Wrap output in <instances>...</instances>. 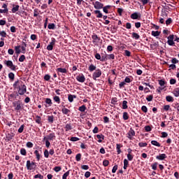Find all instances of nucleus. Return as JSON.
Returning a JSON list of instances; mask_svg holds the SVG:
<instances>
[{
    "mask_svg": "<svg viewBox=\"0 0 179 179\" xmlns=\"http://www.w3.org/2000/svg\"><path fill=\"white\" fill-rule=\"evenodd\" d=\"M151 34L154 37H157L158 36H160V32L159 31H152Z\"/></svg>",
    "mask_w": 179,
    "mask_h": 179,
    "instance_id": "obj_21",
    "label": "nucleus"
},
{
    "mask_svg": "<svg viewBox=\"0 0 179 179\" xmlns=\"http://www.w3.org/2000/svg\"><path fill=\"white\" fill-rule=\"evenodd\" d=\"M53 100H54V101L57 103V104H59V103H61V99H59V96H55L53 97Z\"/></svg>",
    "mask_w": 179,
    "mask_h": 179,
    "instance_id": "obj_22",
    "label": "nucleus"
},
{
    "mask_svg": "<svg viewBox=\"0 0 179 179\" xmlns=\"http://www.w3.org/2000/svg\"><path fill=\"white\" fill-rule=\"evenodd\" d=\"M48 121L49 122H51V124H52L54 122V115L48 116Z\"/></svg>",
    "mask_w": 179,
    "mask_h": 179,
    "instance_id": "obj_41",
    "label": "nucleus"
},
{
    "mask_svg": "<svg viewBox=\"0 0 179 179\" xmlns=\"http://www.w3.org/2000/svg\"><path fill=\"white\" fill-rule=\"evenodd\" d=\"M69 176V171H66L65 173H64L62 176V179H66V178Z\"/></svg>",
    "mask_w": 179,
    "mask_h": 179,
    "instance_id": "obj_55",
    "label": "nucleus"
},
{
    "mask_svg": "<svg viewBox=\"0 0 179 179\" xmlns=\"http://www.w3.org/2000/svg\"><path fill=\"white\" fill-rule=\"evenodd\" d=\"M141 110L143 111V113H148V108L145 106H143L141 107Z\"/></svg>",
    "mask_w": 179,
    "mask_h": 179,
    "instance_id": "obj_60",
    "label": "nucleus"
},
{
    "mask_svg": "<svg viewBox=\"0 0 179 179\" xmlns=\"http://www.w3.org/2000/svg\"><path fill=\"white\" fill-rule=\"evenodd\" d=\"M124 55H126V57H129L131 55V52H129V50H124Z\"/></svg>",
    "mask_w": 179,
    "mask_h": 179,
    "instance_id": "obj_64",
    "label": "nucleus"
},
{
    "mask_svg": "<svg viewBox=\"0 0 179 179\" xmlns=\"http://www.w3.org/2000/svg\"><path fill=\"white\" fill-rule=\"evenodd\" d=\"M173 22V20H171V18H169L166 21V26H169V24H171Z\"/></svg>",
    "mask_w": 179,
    "mask_h": 179,
    "instance_id": "obj_57",
    "label": "nucleus"
},
{
    "mask_svg": "<svg viewBox=\"0 0 179 179\" xmlns=\"http://www.w3.org/2000/svg\"><path fill=\"white\" fill-rule=\"evenodd\" d=\"M20 153H21V155H22V156H26V155H27V152L26 151V149H24V148H22L20 150Z\"/></svg>",
    "mask_w": 179,
    "mask_h": 179,
    "instance_id": "obj_43",
    "label": "nucleus"
},
{
    "mask_svg": "<svg viewBox=\"0 0 179 179\" xmlns=\"http://www.w3.org/2000/svg\"><path fill=\"white\" fill-rule=\"evenodd\" d=\"M17 10H19V5H17L12 8L13 13H16V12H17Z\"/></svg>",
    "mask_w": 179,
    "mask_h": 179,
    "instance_id": "obj_37",
    "label": "nucleus"
},
{
    "mask_svg": "<svg viewBox=\"0 0 179 179\" xmlns=\"http://www.w3.org/2000/svg\"><path fill=\"white\" fill-rule=\"evenodd\" d=\"M48 29H49L50 30H54V29H55V24L54 23L49 24L48 26Z\"/></svg>",
    "mask_w": 179,
    "mask_h": 179,
    "instance_id": "obj_34",
    "label": "nucleus"
},
{
    "mask_svg": "<svg viewBox=\"0 0 179 179\" xmlns=\"http://www.w3.org/2000/svg\"><path fill=\"white\" fill-rule=\"evenodd\" d=\"M5 65L8 66V68H10L11 71H16V66L13 64V62L10 60H6L4 61Z\"/></svg>",
    "mask_w": 179,
    "mask_h": 179,
    "instance_id": "obj_3",
    "label": "nucleus"
},
{
    "mask_svg": "<svg viewBox=\"0 0 179 179\" xmlns=\"http://www.w3.org/2000/svg\"><path fill=\"white\" fill-rule=\"evenodd\" d=\"M13 87L14 89H17V93L20 96H23V94L27 92V87L22 80H18L15 81L13 84Z\"/></svg>",
    "mask_w": 179,
    "mask_h": 179,
    "instance_id": "obj_1",
    "label": "nucleus"
},
{
    "mask_svg": "<svg viewBox=\"0 0 179 179\" xmlns=\"http://www.w3.org/2000/svg\"><path fill=\"white\" fill-rule=\"evenodd\" d=\"M158 45H159L157 44V43H153L152 44L150 45V48L152 50H156V48H157Z\"/></svg>",
    "mask_w": 179,
    "mask_h": 179,
    "instance_id": "obj_33",
    "label": "nucleus"
},
{
    "mask_svg": "<svg viewBox=\"0 0 179 179\" xmlns=\"http://www.w3.org/2000/svg\"><path fill=\"white\" fill-rule=\"evenodd\" d=\"M157 162H155L154 164H152V170H157Z\"/></svg>",
    "mask_w": 179,
    "mask_h": 179,
    "instance_id": "obj_50",
    "label": "nucleus"
},
{
    "mask_svg": "<svg viewBox=\"0 0 179 179\" xmlns=\"http://www.w3.org/2000/svg\"><path fill=\"white\" fill-rule=\"evenodd\" d=\"M132 36V38H134L135 40H139V38H141V36H139V34H138L136 32H133L131 34Z\"/></svg>",
    "mask_w": 179,
    "mask_h": 179,
    "instance_id": "obj_15",
    "label": "nucleus"
},
{
    "mask_svg": "<svg viewBox=\"0 0 179 179\" xmlns=\"http://www.w3.org/2000/svg\"><path fill=\"white\" fill-rule=\"evenodd\" d=\"M27 170H33V169H34V167L32 166L30 160L27 161Z\"/></svg>",
    "mask_w": 179,
    "mask_h": 179,
    "instance_id": "obj_13",
    "label": "nucleus"
},
{
    "mask_svg": "<svg viewBox=\"0 0 179 179\" xmlns=\"http://www.w3.org/2000/svg\"><path fill=\"white\" fill-rule=\"evenodd\" d=\"M162 16L163 18L159 19V23H162V24H163L164 23L165 17H167V13H163Z\"/></svg>",
    "mask_w": 179,
    "mask_h": 179,
    "instance_id": "obj_14",
    "label": "nucleus"
},
{
    "mask_svg": "<svg viewBox=\"0 0 179 179\" xmlns=\"http://www.w3.org/2000/svg\"><path fill=\"white\" fill-rule=\"evenodd\" d=\"M110 8H111V6H103V7L102 8V9H103V12H104L105 13H108V9H110Z\"/></svg>",
    "mask_w": 179,
    "mask_h": 179,
    "instance_id": "obj_24",
    "label": "nucleus"
},
{
    "mask_svg": "<svg viewBox=\"0 0 179 179\" xmlns=\"http://www.w3.org/2000/svg\"><path fill=\"white\" fill-rule=\"evenodd\" d=\"M129 118V116L128 115V113L124 112L123 113V120H124V121H127V120H128Z\"/></svg>",
    "mask_w": 179,
    "mask_h": 179,
    "instance_id": "obj_36",
    "label": "nucleus"
},
{
    "mask_svg": "<svg viewBox=\"0 0 179 179\" xmlns=\"http://www.w3.org/2000/svg\"><path fill=\"white\" fill-rule=\"evenodd\" d=\"M8 78L10 80H15V74L13 73H8Z\"/></svg>",
    "mask_w": 179,
    "mask_h": 179,
    "instance_id": "obj_40",
    "label": "nucleus"
},
{
    "mask_svg": "<svg viewBox=\"0 0 179 179\" xmlns=\"http://www.w3.org/2000/svg\"><path fill=\"white\" fill-rule=\"evenodd\" d=\"M117 170H118V165H115L112 169V173H116Z\"/></svg>",
    "mask_w": 179,
    "mask_h": 179,
    "instance_id": "obj_53",
    "label": "nucleus"
},
{
    "mask_svg": "<svg viewBox=\"0 0 179 179\" xmlns=\"http://www.w3.org/2000/svg\"><path fill=\"white\" fill-rule=\"evenodd\" d=\"M24 129V124H22L20 126V127L18 129L19 134H22Z\"/></svg>",
    "mask_w": 179,
    "mask_h": 179,
    "instance_id": "obj_46",
    "label": "nucleus"
},
{
    "mask_svg": "<svg viewBox=\"0 0 179 179\" xmlns=\"http://www.w3.org/2000/svg\"><path fill=\"white\" fill-rule=\"evenodd\" d=\"M167 43H168L169 45H174V44H176L174 43V41H171V40H168Z\"/></svg>",
    "mask_w": 179,
    "mask_h": 179,
    "instance_id": "obj_63",
    "label": "nucleus"
},
{
    "mask_svg": "<svg viewBox=\"0 0 179 179\" xmlns=\"http://www.w3.org/2000/svg\"><path fill=\"white\" fill-rule=\"evenodd\" d=\"M45 103L46 104H49V106H51V104H52V101H51V99L47 98L45 99Z\"/></svg>",
    "mask_w": 179,
    "mask_h": 179,
    "instance_id": "obj_48",
    "label": "nucleus"
},
{
    "mask_svg": "<svg viewBox=\"0 0 179 179\" xmlns=\"http://www.w3.org/2000/svg\"><path fill=\"white\" fill-rule=\"evenodd\" d=\"M34 178L43 179L44 176H43L41 174H37L34 176Z\"/></svg>",
    "mask_w": 179,
    "mask_h": 179,
    "instance_id": "obj_54",
    "label": "nucleus"
},
{
    "mask_svg": "<svg viewBox=\"0 0 179 179\" xmlns=\"http://www.w3.org/2000/svg\"><path fill=\"white\" fill-rule=\"evenodd\" d=\"M0 36H1V37H6V32L5 31H0Z\"/></svg>",
    "mask_w": 179,
    "mask_h": 179,
    "instance_id": "obj_61",
    "label": "nucleus"
},
{
    "mask_svg": "<svg viewBox=\"0 0 179 179\" xmlns=\"http://www.w3.org/2000/svg\"><path fill=\"white\" fill-rule=\"evenodd\" d=\"M2 8L3 9H0V13H8V5L6 3L3 4Z\"/></svg>",
    "mask_w": 179,
    "mask_h": 179,
    "instance_id": "obj_9",
    "label": "nucleus"
},
{
    "mask_svg": "<svg viewBox=\"0 0 179 179\" xmlns=\"http://www.w3.org/2000/svg\"><path fill=\"white\" fill-rule=\"evenodd\" d=\"M147 101H152L153 100V95H149L146 98Z\"/></svg>",
    "mask_w": 179,
    "mask_h": 179,
    "instance_id": "obj_56",
    "label": "nucleus"
},
{
    "mask_svg": "<svg viewBox=\"0 0 179 179\" xmlns=\"http://www.w3.org/2000/svg\"><path fill=\"white\" fill-rule=\"evenodd\" d=\"M127 159L129 162H132L134 159V156H132L131 154H127Z\"/></svg>",
    "mask_w": 179,
    "mask_h": 179,
    "instance_id": "obj_51",
    "label": "nucleus"
},
{
    "mask_svg": "<svg viewBox=\"0 0 179 179\" xmlns=\"http://www.w3.org/2000/svg\"><path fill=\"white\" fill-rule=\"evenodd\" d=\"M101 76V70L96 69L92 74V78L94 80H97V78H100Z\"/></svg>",
    "mask_w": 179,
    "mask_h": 179,
    "instance_id": "obj_4",
    "label": "nucleus"
},
{
    "mask_svg": "<svg viewBox=\"0 0 179 179\" xmlns=\"http://www.w3.org/2000/svg\"><path fill=\"white\" fill-rule=\"evenodd\" d=\"M138 17H139V16L138 15L137 13H134L133 14L131 15V19L136 20V19H138Z\"/></svg>",
    "mask_w": 179,
    "mask_h": 179,
    "instance_id": "obj_35",
    "label": "nucleus"
},
{
    "mask_svg": "<svg viewBox=\"0 0 179 179\" xmlns=\"http://www.w3.org/2000/svg\"><path fill=\"white\" fill-rule=\"evenodd\" d=\"M76 79L80 83H83L86 80V78H85V76H83V74H82L81 76H77Z\"/></svg>",
    "mask_w": 179,
    "mask_h": 179,
    "instance_id": "obj_10",
    "label": "nucleus"
},
{
    "mask_svg": "<svg viewBox=\"0 0 179 179\" xmlns=\"http://www.w3.org/2000/svg\"><path fill=\"white\" fill-rule=\"evenodd\" d=\"M13 136H15V135H13V134H8L6 138L8 141H11V139H13Z\"/></svg>",
    "mask_w": 179,
    "mask_h": 179,
    "instance_id": "obj_45",
    "label": "nucleus"
},
{
    "mask_svg": "<svg viewBox=\"0 0 179 179\" xmlns=\"http://www.w3.org/2000/svg\"><path fill=\"white\" fill-rule=\"evenodd\" d=\"M44 156L47 159H48V156H50V153L48 152V150H45L44 151Z\"/></svg>",
    "mask_w": 179,
    "mask_h": 179,
    "instance_id": "obj_58",
    "label": "nucleus"
},
{
    "mask_svg": "<svg viewBox=\"0 0 179 179\" xmlns=\"http://www.w3.org/2000/svg\"><path fill=\"white\" fill-rule=\"evenodd\" d=\"M15 52L17 54V55H19V54H20V52H21L20 45L15 46Z\"/></svg>",
    "mask_w": 179,
    "mask_h": 179,
    "instance_id": "obj_29",
    "label": "nucleus"
},
{
    "mask_svg": "<svg viewBox=\"0 0 179 179\" xmlns=\"http://www.w3.org/2000/svg\"><path fill=\"white\" fill-rule=\"evenodd\" d=\"M38 15H40V11L38 10V9L36 8L34 10V17H37L38 16Z\"/></svg>",
    "mask_w": 179,
    "mask_h": 179,
    "instance_id": "obj_28",
    "label": "nucleus"
},
{
    "mask_svg": "<svg viewBox=\"0 0 179 179\" xmlns=\"http://www.w3.org/2000/svg\"><path fill=\"white\" fill-rule=\"evenodd\" d=\"M173 94H174L175 97H178V96H179V87L176 88L173 90Z\"/></svg>",
    "mask_w": 179,
    "mask_h": 179,
    "instance_id": "obj_19",
    "label": "nucleus"
},
{
    "mask_svg": "<svg viewBox=\"0 0 179 179\" xmlns=\"http://www.w3.org/2000/svg\"><path fill=\"white\" fill-rule=\"evenodd\" d=\"M92 5H94V7L95 9H103V7L104 6V4L102 3H100V1H96L95 3L93 2Z\"/></svg>",
    "mask_w": 179,
    "mask_h": 179,
    "instance_id": "obj_5",
    "label": "nucleus"
},
{
    "mask_svg": "<svg viewBox=\"0 0 179 179\" xmlns=\"http://www.w3.org/2000/svg\"><path fill=\"white\" fill-rule=\"evenodd\" d=\"M24 59H26V57L24 56V55H22L20 57L19 62H23V61H24Z\"/></svg>",
    "mask_w": 179,
    "mask_h": 179,
    "instance_id": "obj_49",
    "label": "nucleus"
},
{
    "mask_svg": "<svg viewBox=\"0 0 179 179\" xmlns=\"http://www.w3.org/2000/svg\"><path fill=\"white\" fill-rule=\"evenodd\" d=\"M92 43L93 44H94L95 45H97L99 41H100V38L99 36H97V35L94 34L92 36Z\"/></svg>",
    "mask_w": 179,
    "mask_h": 179,
    "instance_id": "obj_6",
    "label": "nucleus"
},
{
    "mask_svg": "<svg viewBox=\"0 0 179 179\" xmlns=\"http://www.w3.org/2000/svg\"><path fill=\"white\" fill-rule=\"evenodd\" d=\"M94 13L95 15H96V17L98 18L103 17V14L101 13V12H100V10H94Z\"/></svg>",
    "mask_w": 179,
    "mask_h": 179,
    "instance_id": "obj_17",
    "label": "nucleus"
},
{
    "mask_svg": "<svg viewBox=\"0 0 179 179\" xmlns=\"http://www.w3.org/2000/svg\"><path fill=\"white\" fill-rule=\"evenodd\" d=\"M54 170L56 171V173H58L59 171H61V166H55Z\"/></svg>",
    "mask_w": 179,
    "mask_h": 179,
    "instance_id": "obj_62",
    "label": "nucleus"
},
{
    "mask_svg": "<svg viewBox=\"0 0 179 179\" xmlns=\"http://www.w3.org/2000/svg\"><path fill=\"white\" fill-rule=\"evenodd\" d=\"M108 164H110V162L107 159L103 160V166H104V167H107V166H108Z\"/></svg>",
    "mask_w": 179,
    "mask_h": 179,
    "instance_id": "obj_47",
    "label": "nucleus"
},
{
    "mask_svg": "<svg viewBox=\"0 0 179 179\" xmlns=\"http://www.w3.org/2000/svg\"><path fill=\"white\" fill-rule=\"evenodd\" d=\"M62 112L65 115H68V114H69V113H71V110L65 107H64L62 109Z\"/></svg>",
    "mask_w": 179,
    "mask_h": 179,
    "instance_id": "obj_16",
    "label": "nucleus"
},
{
    "mask_svg": "<svg viewBox=\"0 0 179 179\" xmlns=\"http://www.w3.org/2000/svg\"><path fill=\"white\" fill-rule=\"evenodd\" d=\"M45 139H48V141H54L55 139V133H51L47 137H44L43 141H45Z\"/></svg>",
    "mask_w": 179,
    "mask_h": 179,
    "instance_id": "obj_7",
    "label": "nucleus"
},
{
    "mask_svg": "<svg viewBox=\"0 0 179 179\" xmlns=\"http://www.w3.org/2000/svg\"><path fill=\"white\" fill-rule=\"evenodd\" d=\"M96 66H94V64H91L90 66H89V71L90 72H93V71H96Z\"/></svg>",
    "mask_w": 179,
    "mask_h": 179,
    "instance_id": "obj_25",
    "label": "nucleus"
},
{
    "mask_svg": "<svg viewBox=\"0 0 179 179\" xmlns=\"http://www.w3.org/2000/svg\"><path fill=\"white\" fill-rule=\"evenodd\" d=\"M116 149H117V155H120L121 153V145L117 144Z\"/></svg>",
    "mask_w": 179,
    "mask_h": 179,
    "instance_id": "obj_39",
    "label": "nucleus"
},
{
    "mask_svg": "<svg viewBox=\"0 0 179 179\" xmlns=\"http://www.w3.org/2000/svg\"><path fill=\"white\" fill-rule=\"evenodd\" d=\"M65 129L66 131H71V129H72V126L71 124H66L65 126Z\"/></svg>",
    "mask_w": 179,
    "mask_h": 179,
    "instance_id": "obj_42",
    "label": "nucleus"
},
{
    "mask_svg": "<svg viewBox=\"0 0 179 179\" xmlns=\"http://www.w3.org/2000/svg\"><path fill=\"white\" fill-rule=\"evenodd\" d=\"M34 155H36V156L37 161L39 162L41 155H40V153L38 152V150H35L34 151Z\"/></svg>",
    "mask_w": 179,
    "mask_h": 179,
    "instance_id": "obj_32",
    "label": "nucleus"
},
{
    "mask_svg": "<svg viewBox=\"0 0 179 179\" xmlns=\"http://www.w3.org/2000/svg\"><path fill=\"white\" fill-rule=\"evenodd\" d=\"M128 101H122V108L123 110H127V108H128Z\"/></svg>",
    "mask_w": 179,
    "mask_h": 179,
    "instance_id": "obj_23",
    "label": "nucleus"
},
{
    "mask_svg": "<svg viewBox=\"0 0 179 179\" xmlns=\"http://www.w3.org/2000/svg\"><path fill=\"white\" fill-rule=\"evenodd\" d=\"M151 143L154 145V146H157L158 148H160V143L157 142V141H152Z\"/></svg>",
    "mask_w": 179,
    "mask_h": 179,
    "instance_id": "obj_30",
    "label": "nucleus"
},
{
    "mask_svg": "<svg viewBox=\"0 0 179 179\" xmlns=\"http://www.w3.org/2000/svg\"><path fill=\"white\" fill-rule=\"evenodd\" d=\"M166 158H167V155H166V154H161L156 157V159L157 160H164V159H166Z\"/></svg>",
    "mask_w": 179,
    "mask_h": 179,
    "instance_id": "obj_11",
    "label": "nucleus"
},
{
    "mask_svg": "<svg viewBox=\"0 0 179 179\" xmlns=\"http://www.w3.org/2000/svg\"><path fill=\"white\" fill-rule=\"evenodd\" d=\"M166 101H169V102H173L174 101V98H173V96H166Z\"/></svg>",
    "mask_w": 179,
    "mask_h": 179,
    "instance_id": "obj_31",
    "label": "nucleus"
},
{
    "mask_svg": "<svg viewBox=\"0 0 179 179\" xmlns=\"http://www.w3.org/2000/svg\"><path fill=\"white\" fill-rule=\"evenodd\" d=\"M91 175H92V173L90 171H87L85 173V178H89V177H90Z\"/></svg>",
    "mask_w": 179,
    "mask_h": 179,
    "instance_id": "obj_59",
    "label": "nucleus"
},
{
    "mask_svg": "<svg viewBox=\"0 0 179 179\" xmlns=\"http://www.w3.org/2000/svg\"><path fill=\"white\" fill-rule=\"evenodd\" d=\"M54 44H55V41H52L50 45L47 46V50L48 51H52V49L54 48Z\"/></svg>",
    "mask_w": 179,
    "mask_h": 179,
    "instance_id": "obj_12",
    "label": "nucleus"
},
{
    "mask_svg": "<svg viewBox=\"0 0 179 179\" xmlns=\"http://www.w3.org/2000/svg\"><path fill=\"white\" fill-rule=\"evenodd\" d=\"M132 136H135V130H134L132 128L130 129V131L128 133L127 138L130 139V141H132Z\"/></svg>",
    "mask_w": 179,
    "mask_h": 179,
    "instance_id": "obj_8",
    "label": "nucleus"
},
{
    "mask_svg": "<svg viewBox=\"0 0 179 179\" xmlns=\"http://www.w3.org/2000/svg\"><path fill=\"white\" fill-rule=\"evenodd\" d=\"M80 159H82V154L78 153L76 156V162H80Z\"/></svg>",
    "mask_w": 179,
    "mask_h": 179,
    "instance_id": "obj_38",
    "label": "nucleus"
},
{
    "mask_svg": "<svg viewBox=\"0 0 179 179\" xmlns=\"http://www.w3.org/2000/svg\"><path fill=\"white\" fill-rule=\"evenodd\" d=\"M159 85L160 86H164V85H166V81H164V80H159Z\"/></svg>",
    "mask_w": 179,
    "mask_h": 179,
    "instance_id": "obj_52",
    "label": "nucleus"
},
{
    "mask_svg": "<svg viewBox=\"0 0 179 179\" xmlns=\"http://www.w3.org/2000/svg\"><path fill=\"white\" fill-rule=\"evenodd\" d=\"M35 121L37 124H41V117L36 115L35 117Z\"/></svg>",
    "mask_w": 179,
    "mask_h": 179,
    "instance_id": "obj_26",
    "label": "nucleus"
},
{
    "mask_svg": "<svg viewBox=\"0 0 179 179\" xmlns=\"http://www.w3.org/2000/svg\"><path fill=\"white\" fill-rule=\"evenodd\" d=\"M73 99H76V95L69 94L68 99L70 103H72V101H73Z\"/></svg>",
    "mask_w": 179,
    "mask_h": 179,
    "instance_id": "obj_18",
    "label": "nucleus"
},
{
    "mask_svg": "<svg viewBox=\"0 0 179 179\" xmlns=\"http://www.w3.org/2000/svg\"><path fill=\"white\" fill-rule=\"evenodd\" d=\"M78 110H79V111H81V113H85V111H86V106L83 105V106H80Z\"/></svg>",
    "mask_w": 179,
    "mask_h": 179,
    "instance_id": "obj_27",
    "label": "nucleus"
},
{
    "mask_svg": "<svg viewBox=\"0 0 179 179\" xmlns=\"http://www.w3.org/2000/svg\"><path fill=\"white\" fill-rule=\"evenodd\" d=\"M13 107H15V111H20V110L23 108V105L22 104V102H20V101L13 102Z\"/></svg>",
    "mask_w": 179,
    "mask_h": 179,
    "instance_id": "obj_2",
    "label": "nucleus"
},
{
    "mask_svg": "<svg viewBox=\"0 0 179 179\" xmlns=\"http://www.w3.org/2000/svg\"><path fill=\"white\" fill-rule=\"evenodd\" d=\"M138 146L140 148H146V146H148V143H139Z\"/></svg>",
    "mask_w": 179,
    "mask_h": 179,
    "instance_id": "obj_44",
    "label": "nucleus"
},
{
    "mask_svg": "<svg viewBox=\"0 0 179 179\" xmlns=\"http://www.w3.org/2000/svg\"><path fill=\"white\" fill-rule=\"evenodd\" d=\"M57 72H60L61 73H66L68 71H66V69H62V68H58L57 69Z\"/></svg>",
    "mask_w": 179,
    "mask_h": 179,
    "instance_id": "obj_20",
    "label": "nucleus"
}]
</instances>
